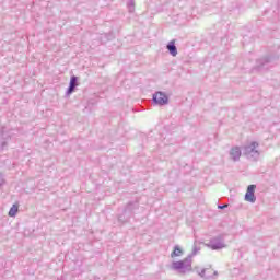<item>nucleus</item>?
<instances>
[{"mask_svg":"<svg viewBox=\"0 0 280 280\" xmlns=\"http://www.w3.org/2000/svg\"><path fill=\"white\" fill-rule=\"evenodd\" d=\"M7 148H8V137L5 136V132L0 130V152H3V150Z\"/></svg>","mask_w":280,"mask_h":280,"instance_id":"9d476101","label":"nucleus"},{"mask_svg":"<svg viewBox=\"0 0 280 280\" xmlns=\"http://www.w3.org/2000/svg\"><path fill=\"white\" fill-rule=\"evenodd\" d=\"M255 189H257V186L254 184L247 187V191L245 194L246 202H252V203L257 202V197L255 196Z\"/></svg>","mask_w":280,"mask_h":280,"instance_id":"39448f33","label":"nucleus"},{"mask_svg":"<svg viewBox=\"0 0 280 280\" xmlns=\"http://www.w3.org/2000/svg\"><path fill=\"white\" fill-rule=\"evenodd\" d=\"M229 208V203H224V205H220L218 206V209H228Z\"/></svg>","mask_w":280,"mask_h":280,"instance_id":"f3484780","label":"nucleus"},{"mask_svg":"<svg viewBox=\"0 0 280 280\" xmlns=\"http://www.w3.org/2000/svg\"><path fill=\"white\" fill-rule=\"evenodd\" d=\"M207 270H211V269H202L201 272H199V276L202 277V279H210L211 276H206Z\"/></svg>","mask_w":280,"mask_h":280,"instance_id":"2eb2a0df","label":"nucleus"},{"mask_svg":"<svg viewBox=\"0 0 280 280\" xmlns=\"http://www.w3.org/2000/svg\"><path fill=\"white\" fill-rule=\"evenodd\" d=\"M77 86H78V77L72 75L70 78L69 86L66 91V96L69 97V95H71V93H73L75 91Z\"/></svg>","mask_w":280,"mask_h":280,"instance_id":"423d86ee","label":"nucleus"},{"mask_svg":"<svg viewBox=\"0 0 280 280\" xmlns=\"http://www.w3.org/2000/svg\"><path fill=\"white\" fill-rule=\"evenodd\" d=\"M224 234H220L218 236L212 237L206 246L211 248V250H222V248H226V243H224Z\"/></svg>","mask_w":280,"mask_h":280,"instance_id":"7ed1b4c3","label":"nucleus"},{"mask_svg":"<svg viewBox=\"0 0 280 280\" xmlns=\"http://www.w3.org/2000/svg\"><path fill=\"white\" fill-rule=\"evenodd\" d=\"M180 256H183V250L180 249V246L175 245L174 250L171 253V257L172 259H174V257H180Z\"/></svg>","mask_w":280,"mask_h":280,"instance_id":"f8f14e48","label":"nucleus"},{"mask_svg":"<svg viewBox=\"0 0 280 280\" xmlns=\"http://www.w3.org/2000/svg\"><path fill=\"white\" fill-rule=\"evenodd\" d=\"M166 49L168 50V54H171V56L176 57L178 56V48L176 47V40H171L167 46Z\"/></svg>","mask_w":280,"mask_h":280,"instance_id":"6e6552de","label":"nucleus"},{"mask_svg":"<svg viewBox=\"0 0 280 280\" xmlns=\"http://www.w3.org/2000/svg\"><path fill=\"white\" fill-rule=\"evenodd\" d=\"M213 275H214V277H218V271H214Z\"/></svg>","mask_w":280,"mask_h":280,"instance_id":"a211bd4d","label":"nucleus"},{"mask_svg":"<svg viewBox=\"0 0 280 280\" xmlns=\"http://www.w3.org/2000/svg\"><path fill=\"white\" fill-rule=\"evenodd\" d=\"M130 218H132V214L122 212V214L118 215V222H120V224H126V222H129Z\"/></svg>","mask_w":280,"mask_h":280,"instance_id":"9b49d317","label":"nucleus"},{"mask_svg":"<svg viewBox=\"0 0 280 280\" xmlns=\"http://www.w3.org/2000/svg\"><path fill=\"white\" fill-rule=\"evenodd\" d=\"M200 253V247L196 246V243L194 244L192 252L189 254L185 259L173 261L171 264V270H174L177 272V275H187L188 272H191L192 267V259Z\"/></svg>","mask_w":280,"mask_h":280,"instance_id":"f257e3e1","label":"nucleus"},{"mask_svg":"<svg viewBox=\"0 0 280 280\" xmlns=\"http://www.w3.org/2000/svg\"><path fill=\"white\" fill-rule=\"evenodd\" d=\"M126 5L129 14H135V0H127Z\"/></svg>","mask_w":280,"mask_h":280,"instance_id":"ddd939ff","label":"nucleus"},{"mask_svg":"<svg viewBox=\"0 0 280 280\" xmlns=\"http://www.w3.org/2000/svg\"><path fill=\"white\" fill-rule=\"evenodd\" d=\"M136 209H139V202L138 201H131L129 203H127V206L125 207V213H129L130 215H132L133 211H136Z\"/></svg>","mask_w":280,"mask_h":280,"instance_id":"1a4fd4ad","label":"nucleus"},{"mask_svg":"<svg viewBox=\"0 0 280 280\" xmlns=\"http://www.w3.org/2000/svg\"><path fill=\"white\" fill-rule=\"evenodd\" d=\"M268 62H270V58H268V57L260 59L261 67H264V65H268Z\"/></svg>","mask_w":280,"mask_h":280,"instance_id":"dca6fc26","label":"nucleus"},{"mask_svg":"<svg viewBox=\"0 0 280 280\" xmlns=\"http://www.w3.org/2000/svg\"><path fill=\"white\" fill-rule=\"evenodd\" d=\"M152 102L154 106H167L170 104V96L165 92L158 91L153 94Z\"/></svg>","mask_w":280,"mask_h":280,"instance_id":"20e7f679","label":"nucleus"},{"mask_svg":"<svg viewBox=\"0 0 280 280\" xmlns=\"http://www.w3.org/2000/svg\"><path fill=\"white\" fill-rule=\"evenodd\" d=\"M16 213H19V206L13 205L9 210V217L14 218L16 217Z\"/></svg>","mask_w":280,"mask_h":280,"instance_id":"4468645a","label":"nucleus"},{"mask_svg":"<svg viewBox=\"0 0 280 280\" xmlns=\"http://www.w3.org/2000/svg\"><path fill=\"white\" fill-rule=\"evenodd\" d=\"M230 156L234 162L240 161V158L242 156V150L240 149V147H233L230 150Z\"/></svg>","mask_w":280,"mask_h":280,"instance_id":"0eeeda50","label":"nucleus"},{"mask_svg":"<svg viewBox=\"0 0 280 280\" xmlns=\"http://www.w3.org/2000/svg\"><path fill=\"white\" fill-rule=\"evenodd\" d=\"M257 148H259V143L253 141L249 145L244 147L243 154L247 156V159H252V161H257V159H259V151Z\"/></svg>","mask_w":280,"mask_h":280,"instance_id":"f03ea898","label":"nucleus"}]
</instances>
